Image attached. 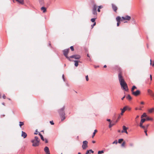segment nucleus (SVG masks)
I'll return each instance as SVG.
<instances>
[{
	"label": "nucleus",
	"mask_w": 154,
	"mask_h": 154,
	"mask_svg": "<svg viewBox=\"0 0 154 154\" xmlns=\"http://www.w3.org/2000/svg\"><path fill=\"white\" fill-rule=\"evenodd\" d=\"M39 3L40 5H42L44 3L43 0H38Z\"/></svg>",
	"instance_id": "obj_29"
},
{
	"label": "nucleus",
	"mask_w": 154,
	"mask_h": 154,
	"mask_svg": "<svg viewBox=\"0 0 154 154\" xmlns=\"http://www.w3.org/2000/svg\"><path fill=\"white\" fill-rule=\"evenodd\" d=\"M125 142H123L122 143V145H122V146H125Z\"/></svg>",
	"instance_id": "obj_41"
},
{
	"label": "nucleus",
	"mask_w": 154,
	"mask_h": 154,
	"mask_svg": "<svg viewBox=\"0 0 154 154\" xmlns=\"http://www.w3.org/2000/svg\"><path fill=\"white\" fill-rule=\"evenodd\" d=\"M150 80L151 81L152 80V76L151 75H150Z\"/></svg>",
	"instance_id": "obj_53"
},
{
	"label": "nucleus",
	"mask_w": 154,
	"mask_h": 154,
	"mask_svg": "<svg viewBox=\"0 0 154 154\" xmlns=\"http://www.w3.org/2000/svg\"><path fill=\"white\" fill-rule=\"evenodd\" d=\"M41 9L42 11H43V13H45L46 11V8L44 7H41Z\"/></svg>",
	"instance_id": "obj_15"
},
{
	"label": "nucleus",
	"mask_w": 154,
	"mask_h": 154,
	"mask_svg": "<svg viewBox=\"0 0 154 154\" xmlns=\"http://www.w3.org/2000/svg\"><path fill=\"white\" fill-rule=\"evenodd\" d=\"M132 93L134 95L137 96L140 94V92L139 90H137L136 91H133Z\"/></svg>",
	"instance_id": "obj_8"
},
{
	"label": "nucleus",
	"mask_w": 154,
	"mask_h": 154,
	"mask_svg": "<svg viewBox=\"0 0 154 154\" xmlns=\"http://www.w3.org/2000/svg\"><path fill=\"white\" fill-rule=\"evenodd\" d=\"M150 64L151 65H152V60H151V59H150Z\"/></svg>",
	"instance_id": "obj_61"
},
{
	"label": "nucleus",
	"mask_w": 154,
	"mask_h": 154,
	"mask_svg": "<svg viewBox=\"0 0 154 154\" xmlns=\"http://www.w3.org/2000/svg\"><path fill=\"white\" fill-rule=\"evenodd\" d=\"M118 132H120V131H120V130H118Z\"/></svg>",
	"instance_id": "obj_64"
},
{
	"label": "nucleus",
	"mask_w": 154,
	"mask_h": 154,
	"mask_svg": "<svg viewBox=\"0 0 154 154\" xmlns=\"http://www.w3.org/2000/svg\"><path fill=\"white\" fill-rule=\"evenodd\" d=\"M70 57L74 58L76 59H79L80 58L81 56L79 55H74L70 56Z\"/></svg>",
	"instance_id": "obj_7"
},
{
	"label": "nucleus",
	"mask_w": 154,
	"mask_h": 154,
	"mask_svg": "<svg viewBox=\"0 0 154 154\" xmlns=\"http://www.w3.org/2000/svg\"><path fill=\"white\" fill-rule=\"evenodd\" d=\"M149 125V124H147V125H146V126H146V129H147V128H148V127Z\"/></svg>",
	"instance_id": "obj_44"
},
{
	"label": "nucleus",
	"mask_w": 154,
	"mask_h": 154,
	"mask_svg": "<svg viewBox=\"0 0 154 154\" xmlns=\"http://www.w3.org/2000/svg\"><path fill=\"white\" fill-rule=\"evenodd\" d=\"M106 120L108 121V122H110L111 121V120L110 119H107Z\"/></svg>",
	"instance_id": "obj_55"
},
{
	"label": "nucleus",
	"mask_w": 154,
	"mask_h": 154,
	"mask_svg": "<svg viewBox=\"0 0 154 154\" xmlns=\"http://www.w3.org/2000/svg\"><path fill=\"white\" fill-rule=\"evenodd\" d=\"M120 23V22H117V26H119V24Z\"/></svg>",
	"instance_id": "obj_47"
},
{
	"label": "nucleus",
	"mask_w": 154,
	"mask_h": 154,
	"mask_svg": "<svg viewBox=\"0 0 154 154\" xmlns=\"http://www.w3.org/2000/svg\"><path fill=\"white\" fill-rule=\"evenodd\" d=\"M65 109V106H63L62 108L58 110V112L62 117L61 121H63L65 119V115L64 110Z\"/></svg>",
	"instance_id": "obj_2"
},
{
	"label": "nucleus",
	"mask_w": 154,
	"mask_h": 154,
	"mask_svg": "<svg viewBox=\"0 0 154 154\" xmlns=\"http://www.w3.org/2000/svg\"><path fill=\"white\" fill-rule=\"evenodd\" d=\"M74 62H75V66L76 67H77L78 66V62L79 61L77 60H75L74 61Z\"/></svg>",
	"instance_id": "obj_19"
},
{
	"label": "nucleus",
	"mask_w": 154,
	"mask_h": 154,
	"mask_svg": "<svg viewBox=\"0 0 154 154\" xmlns=\"http://www.w3.org/2000/svg\"><path fill=\"white\" fill-rule=\"evenodd\" d=\"M83 143L82 148L83 149H85L88 147V142L87 141L85 140L83 141Z\"/></svg>",
	"instance_id": "obj_6"
},
{
	"label": "nucleus",
	"mask_w": 154,
	"mask_h": 154,
	"mask_svg": "<svg viewBox=\"0 0 154 154\" xmlns=\"http://www.w3.org/2000/svg\"><path fill=\"white\" fill-rule=\"evenodd\" d=\"M97 132V130H95L94 131V132H93V135L92 136V138L94 137L95 136V134L96 133V132Z\"/></svg>",
	"instance_id": "obj_32"
},
{
	"label": "nucleus",
	"mask_w": 154,
	"mask_h": 154,
	"mask_svg": "<svg viewBox=\"0 0 154 154\" xmlns=\"http://www.w3.org/2000/svg\"><path fill=\"white\" fill-rule=\"evenodd\" d=\"M62 78L63 79V81H65V79H64V75L63 74L62 75Z\"/></svg>",
	"instance_id": "obj_46"
},
{
	"label": "nucleus",
	"mask_w": 154,
	"mask_h": 154,
	"mask_svg": "<svg viewBox=\"0 0 154 154\" xmlns=\"http://www.w3.org/2000/svg\"><path fill=\"white\" fill-rule=\"evenodd\" d=\"M103 152H104V151L103 150L99 151L98 152V154H100L103 153Z\"/></svg>",
	"instance_id": "obj_35"
},
{
	"label": "nucleus",
	"mask_w": 154,
	"mask_h": 154,
	"mask_svg": "<svg viewBox=\"0 0 154 154\" xmlns=\"http://www.w3.org/2000/svg\"><path fill=\"white\" fill-rule=\"evenodd\" d=\"M16 0L21 4H23V0Z\"/></svg>",
	"instance_id": "obj_25"
},
{
	"label": "nucleus",
	"mask_w": 154,
	"mask_h": 154,
	"mask_svg": "<svg viewBox=\"0 0 154 154\" xmlns=\"http://www.w3.org/2000/svg\"><path fill=\"white\" fill-rule=\"evenodd\" d=\"M45 142L46 143H47L48 142V140L47 139H45Z\"/></svg>",
	"instance_id": "obj_56"
},
{
	"label": "nucleus",
	"mask_w": 154,
	"mask_h": 154,
	"mask_svg": "<svg viewBox=\"0 0 154 154\" xmlns=\"http://www.w3.org/2000/svg\"><path fill=\"white\" fill-rule=\"evenodd\" d=\"M69 50V49H65L63 51V53L64 55L69 60H70L69 58L67 56Z\"/></svg>",
	"instance_id": "obj_4"
},
{
	"label": "nucleus",
	"mask_w": 154,
	"mask_h": 154,
	"mask_svg": "<svg viewBox=\"0 0 154 154\" xmlns=\"http://www.w3.org/2000/svg\"><path fill=\"white\" fill-rule=\"evenodd\" d=\"M125 96H124L123 97H122V98H121V99L122 100H123L124 99V98H125Z\"/></svg>",
	"instance_id": "obj_54"
},
{
	"label": "nucleus",
	"mask_w": 154,
	"mask_h": 154,
	"mask_svg": "<svg viewBox=\"0 0 154 154\" xmlns=\"http://www.w3.org/2000/svg\"><path fill=\"white\" fill-rule=\"evenodd\" d=\"M121 113L120 114V115L122 116L123 115V113L125 112V111L126 110L125 109V107H124L123 109H121Z\"/></svg>",
	"instance_id": "obj_14"
},
{
	"label": "nucleus",
	"mask_w": 154,
	"mask_h": 154,
	"mask_svg": "<svg viewBox=\"0 0 154 154\" xmlns=\"http://www.w3.org/2000/svg\"><path fill=\"white\" fill-rule=\"evenodd\" d=\"M70 48L71 49V50L72 51H73L74 50V48H73V46H71L70 47Z\"/></svg>",
	"instance_id": "obj_39"
},
{
	"label": "nucleus",
	"mask_w": 154,
	"mask_h": 154,
	"mask_svg": "<svg viewBox=\"0 0 154 154\" xmlns=\"http://www.w3.org/2000/svg\"><path fill=\"white\" fill-rule=\"evenodd\" d=\"M44 151L46 154H50V151L48 147L45 146L44 148Z\"/></svg>",
	"instance_id": "obj_10"
},
{
	"label": "nucleus",
	"mask_w": 154,
	"mask_h": 154,
	"mask_svg": "<svg viewBox=\"0 0 154 154\" xmlns=\"http://www.w3.org/2000/svg\"><path fill=\"white\" fill-rule=\"evenodd\" d=\"M147 129H146V130H144V132L145 133L146 135V136L147 135Z\"/></svg>",
	"instance_id": "obj_42"
},
{
	"label": "nucleus",
	"mask_w": 154,
	"mask_h": 154,
	"mask_svg": "<svg viewBox=\"0 0 154 154\" xmlns=\"http://www.w3.org/2000/svg\"><path fill=\"white\" fill-rule=\"evenodd\" d=\"M116 20L117 22H120V20H121V18L119 17H117L116 18Z\"/></svg>",
	"instance_id": "obj_23"
},
{
	"label": "nucleus",
	"mask_w": 154,
	"mask_h": 154,
	"mask_svg": "<svg viewBox=\"0 0 154 154\" xmlns=\"http://www.w3.org/2000/svg\"><path fill=\"white\" fill-rule=\"evenodd\" d=\"M95 18H93L91 19V22L94 23L95 22Z\"/></svg>",
	"instance_id": "obj_36"
},
{
	"label": "nucleus",
	"mask_w": 154,
	"mask_h": 154,
	"mask_svg": "<svg viewBox=\"0 0 154 154\" xmlns=\"http://www.w3.org/2000/svg\"><path fill=\"white\" fill-rule=\"evenodd\" d=\"M97 7V5L95 4L93 6V10H96V8Z\"/></svg>",
	"instance_id": "obj_21"
},
{
	"label": "nucleus",
	"mask_w": 154,
	"mask_h": 154,
	"mask_svg": "<svg viewBox=\"0 0 154 154\" xmlns=\"http://www.w3.org/2000/svg\"><path fill=\"white\" fill-rule=\"evenodd\" d=\"M27 136V134L25 132L22 131V134H21V136L24 138H25Z\"/></svg>",
	"instance_id": "obj_11"
},
{
	"label": "nucleus",
	"mask_w": 154,
	"mask_h": 154,
	"mask_svg": "<svg viewBox=\"0 0 154 154\" xmlns=\"http://www.w3.org/2000/svg\"><path fill=\"white\" fill-rule=\"evenodd\" d=\"M89 152L90 151H89V150H88L86 152V154H88L89 153Z\"/></svg>",
	"instance_id": "obj_50"
},
{
	"label": "nucleus",
	"mask_w": 154,
	"mask_h": 154,
	"mask_svg": "<svg viewBox=\"0 0 154 154\" xmlns=\"http://www.w3.org/2000/svg\"><path fill=\"white\" fill-rule=\"evenodd\" d=\"M50 122L51 125H54V123L53 122V121H50Z\"/></svg>",
	"instance_id": "obj_40"
},
{
	"label": "nucleus",
	"mask_w": 154,
	"mask_h": 154,
	"mask_svg": "<svg viewBox=\"0 0 154 154\" xmlns=\"http://www.w3.org/2000/svg\"><path fill=\"white\" fill-rule=\"evenodd\" d=\"M31 142L33 143V146H37L39 145V140L37 137L35 136V139L32 140Z\"/></svg>",
	"instance_id": "obj_3"
},
{
	"label": "nucleus",
	"mask_w": 154,
	"mask_h": 154,
	"mask_svg": "<svg viewBox=\"0 0 154 154\" xmlns=\"http://www.w3.org/2000/svg\"><path fill=\"white\" fill-rule=\"evenodd\" d=\"M3 99H5L6 97H5V94H4V95H3Z\"/></svg>",
	"instance_id": "obj_52"
},
{
	"label": "nucleus",
	"mask_w": 154,
	"mask_h": 154,
	"mask_svg": "<svg viewBox=\"0 0 154 154\" xmlns=\"http://www.w3.org/2000/svg\"><path fill=\"white\" fill-rule=\"evenodd\" d=\"M38 135L40 136V137H41V139L43 141H44L45 140V139L44 138V137H43V136L41 134V133H39L38 134Z\"/></svg>",
	"instance_id": "obj_22"
},
{
	"label": "nucleus",
	"mask_w": 154,
	"mask_h": 154,
	"mask_svg": "<svg viewBox=\"0 0 154 154\" xmlns=\"http://www.w3.org/2000/svg\"><path fill=\"white\" fill-rule=\"evenodd\" d=\"M136 88H137L135 86H133L131 88V91L132 93L133 92V91H134V89Z\"/></svg>",
	"instance_id": "obj_27"
},
{
	"label": "nucleus",
	"mask_w": 154,
	"mask_h": 154,
	"mask_svg": "<svg viewBox=\"0 0 154 154\" xmlns=\"http://www.w3.org/2000/svg\"><path fill=\"white\" fill-rule=\"evenodd\" d=\"M143 124H140L139 126L141 128H143L144 130L146 129V126H143Z\"/></svg>",
	"instance_id": "obj_18"
},
{
	"label": "nucleus",
	"mask_w": 154,
	"mask_h": 154,
	"mask_svg": "<svg viewBox=\"0 0 154 154\" xmlns=\"http://www.w3.org/2000/svg\"><path fill=\"white\" fill-rule=\"evenodd\" d=\"M124 107H125V109L126 110L127 109L128 110H130L131 109V108L128 106H125Z\"/></svg>",
	"instance_id": "obj_24"
},
{
	"label": "nucleus",
	"mask_w": 154,
	"mask_h": 154,
	"mask_svg": "<svg viewBox=\"0 0 154 154\" xmlns=\"http://www.w3.org/2000/svg\"><path fill=\"white\" fill-rule=\"evenodd\" d=\"M147 91L149 94L154 99V93L153 91L150 89H148Z\"/></svg>",
	"instance_id": "obj_5"
},
{
	"label": "nucleus",
	"mask_w": 154,
	"mask_h": 154,
	"mask_svg": "<svg viewBox=\"0 0 154 154\" xmlns=\"http://www.w3.org/2000/svg\"><path fill=\"white\" fill-rule=\"evenodd\" d=\"M112 8L113 9L114 11L115 12H116V11L117 9V8L116 7V6H115L114 5L112 4Z\"/></svg>",
	"instance_id": "obj_12"
},
{
	"label": "nucleus",
	"mask_w": 154,
	"mask_h": 154,
	"mask_svg": "<svg viewBox=\"0 0 154 154\" xmlns=\"http://www.w3.org/2000/svg\"><path fill=\"white\" fill-rule=\"evenodd\" d=\"M103 8V6L101 5L100 6H98V8L100 9H101Z\"/></svg>",
	"instance_id": "obj_49"
},
{
	"label": "nucleus",
	"mask_w": 154,
	"mask_h": 154,
	"mask_svg": "<svg viewBox=\"0 0 154 154\" xmlns=\"http://www.w3.org/2000/svg\"><path fill=\"white\" fill-rule=\"evenodd\" d=\"M139 116L137 115L136 116V119H137L139 117Z\"/></svg>",
	"instance_id": "obj_57"
},
{
	"label": "nucleus",
	"mask_w": 154,
	"mask_h": 154,
	"mask_svg": "<svg viewBox=\"0 0 154 154\" xmlns=\"http://www.w3.org/2000/svg\"><path fill=\"white\" fill-rule=\"evenodd\" d=\"M118 143V141H117V140H116L115 141H114L113 143H112V144H117V143Z\"/></svg>",
	"instance_id": "obj_37"
},
{
	"label": "nucleus",
	"mask_w": 154,
	"mask_h": 154,
	"mask_svg": "<svg viewBox=\"0 0 154 154\" xmlns=\"http://www.w3.org/2000/svg\"><path fill=\"white\" fill-rule=\"evenodd\" d=\"M129 145L131 146H133V143H131L129 144Z\"/></svg>",
	"instance_id": "obj_45"
},
{
	"label": "nucleus",
	"mask_w": 154,
	"mask_h": 154,
	"mask_svg": "<svg viewBox=\"0 0 154 154\" xmlns=\"http://www.w3.org/2000/svg\"><path fill=\"white\" fill-rule=\"evenodd\" d=\"M147 115L146 113H144L142 115H141V118H143V117H146Z\"/></svg>",
	"instance_id": "obj_20"
},
{
	"label": "nucleus",
	"mask_w": 154,
	"mask_h": 154,
	"mask_svg": "<svg viewBox=\"0 0 154 154\" xmlns=\"http://www.w3.org/2000/svg\"><path fill=\"white\" fill-rule=\"evenodd\" d=\"M96 25V23L94 22L93 25H91V26L92 27V28L94 26Z\"/></svg>",
	"instance_id": "obj_43"
},
{
	"label": "nucleus",
	"mask_w": 154,
	"mask_h": 154,
	"mask_svg": "<svg viewBox=\"0 0 154 154\" xmlns=\"http://www.w3.org/2000/svg\"><path fill=\"white\" fill-rule=\"evenodd\" d=\"M24 124L23 122H19V126L20 127H21Z\"/></svg>",
	"instance_id": "obj_30"
},
{
	"label": "nucleus",
	"mask_w": 154,
	"mask_h": 154,
	"mask_svg": "<svg viewBox=\"0 0 154 154\" xmlns=\"http://www.w3.org/2000/svg\"><path fill=\"white\" fill-rule=\"evenodd\" d=\"M86 80V81H88L89 80L88 76V75H86L85 77Z\"/></svg>",
	"instance_id": "obj_38"
},
{
	"label": "nucleus",
	"mask_w": 154,
	"mask_h": 154,
	"mask_svg": "<svg viewBox=\"0 0 154 154\" xmlns=\"http://www.w3.org/2000/svg\"><path fill=\"white\" fill-rule=\"evenodd\" d=\"M122 128L123 130L121 131L122 133H124L125 132V131L127 130L128 129V128L126 127L125 126H123Z\"/></svg>",
	"instance_id": "obj_13"
},
{
	"label": "nucleus",
	"mask_w": 154,
	"mask_h": 154,
	"mask_svg": "<svg viewBox=\"0 0 154 154\" xmlns=\"http://www.w3.org/2000/svg\"><path fill=\"white\" fill-rule=\"evenodd\" d=\"M97 11L99 12H100V9L98 8V10H97Z\"/></svg>",
	"instance_id": "obj_59"
},
{
	"label": "nucleus",
	"mask_w": 154,
	"mask_h": 154,
	"mask_svg": "<svg viewBox=\"0 0 154 154\" xmlns=\"http://www.w3.org/2000/svg\"><path fill=\"white\" fill-rule=\"evenodd\" d=\"M119 80L122 88L125 91H128V88L127 84L125 82L121 73L118 75Z\"/></svg>",
	"instance_id": "obj_1"
},
{
	"label": "nucleus",
	"mask_w": 154,
	"mask_h": 154,
	"mask_svg": "<svg viewBox=\"0 0 154 154\" xmlns=\"http://www.w3.org/2000/svg\"><path fill=\"white\" fill-rule=\"evenodd\" d=\"M126 98L127 99L129 100H130L132 99L131 97L129 94L128 95V96L126 97Z\"/></svg>",
	"instance_id": "obj_17"
},
{
	"label": "nucleus",
	"mask_w": 154,
	"mask_h": 154,
	"mask_svg": "<svg viewBox=\"0 0 154 154\" xmlns=\"http://www.w3.org/2000/svg\"><path fill=\"white\" fill-rule=\"evenodd\" d=\"M89 151H90V152L92 153H94V151L92 149H90L89 150Z\"/></svg>",
	"instance_id": "obj_48"
},
{
	"label": "nucleus",
	"mask_w": 154,
	"mask_h": 154,
	"mask_svg": "<svg viewBox=\"0 0 154 154\" xmlns=\"http://www.w3.org/2000/svg\"><path fill=\"white\" fill-rule=\"evenodd\" d=\"M146 118L145 119H146V120H147V121H149V120H152V119L151 118H149V117H146Z\"/></svg>",
	"instance_id": "obj_31"
},
{
	"label": "nucleus",
	"mask_w": 154,
	"mask_h": 154,
	"mask_svg": "<svg viewBox=\"0 0 154 154\" xmlns=\"http://www.w3.org/2000/svg\"><path fill=\"white\" fill-rule=\"evenodd\" d=\"M146 121V119L144 118H142L141 120L140 124H143V123Z\"/></svg>",
	"instance_id": "obj_16"
},
{
	"label": "nucleus",
	"mask_w": 154,
	"mask_h": 154,
	"mask_svg": "<svg viewBox=\"0 0 154 154\" xmlns=\"http://www.w3.org/2000/svg\"><path fill=\"white\" fill-rule=\"evenodd\" d=\"M115 124V123L112 124L111 122H110L109 125V128H110L112 127L113 125H114Z\"/></svg>",
	"instance_id": "obj_26"
},
{
	"label": "nucleus",
	"mask_w": 154,
	"mask_h": 154,
	"mask_svg": "<svg viewBox=\"0 0 154 154\" xmlns=\"http://www.w3.org/2000/svg\"><path fill=\"white\" fill-rule=\"evenodd\" d=\"M121 115L120 114L119 115L118 118V119H120V118H121Z\"/></svg>",
	"instance_id": "obj_51"
},
{
	"label": "nucleus",
	"mask_w": 154,
	"mask_h": 154,
	"mask_svg": "<svg viewBox=\"0 0 154 154\" xmlns=\"http://www.w3.org/2000/svg\"><path fill=\"white\" fill-rule=\"evenodd\" d=\"M122 18L124 20H129L131 19V17L128 15H126L125 17H122Z\"/></svg>",
	"instance_id": "obj_9"
},
{
	"label": "nucleus",
	"mask_w": 154,
	"mask_h": 154,
	"mask_svg": "<svg viewBox=\"0 0 154 154\" xmlns=\"http://www.w3.org/2000/svg\"><path fill=\"white\" fill-rule=\"evenodd\" d=\"M124 133H125L126 134H128V132L127 131V130H126V131H125V132Z\"/></svg>",
	"instance_id": "obj_60"
},
{
	"label": "nucleus",
	"mask_w": 154,
	"mask_h": 154,
	"mask_svg": "<svg viewBox=\"0 0 154 154\" xmlns=\"http://www.w3.org/2000/svg\"><path fill=\"white\" fill-rule=\"evenodd\" d=\"M153 110H154V108H152L149 109L148 110V112L149 113H152Z\"/></svg>",
	"instance_id": "obj_28"
},
{
	"label": "nucleus",
	"mask_w": 154,
	"mask_h": 154,
	"mask_svg": "<svg viewBox=\"0 0 154 154\" xmlns=\"http://www.w3.org/2000/svg\"><path fill=\"white\" fill-rule=\"evenodd\" d=\"M92 12L94 15H96L97 14V10H92Z\"/></svg>",
	"instance_id": "obj_33"
},
{
	"label": "nucleus",
	"mask_w": 154,
	"mask_h": 154,
	"mask_svg": "<svg viewBox=\"0 0 154 154\" xmlns=\"http://www.w3.org/2000/svg\"><path fill=\"white\" fill-rule=\"evenodd\" d=\"M106 66H106V65H105L103 67H104V68H106Z\"/></svg>",
	"instance_id": "obj_63"
},
{
	"label": "nucleus",
	"mask_w": 154,
	"mask_h": 154,
	"mask_svg": "<svg viewBox=\"0 0 154 154\" xmlns=\"http://www.w3.org/2000/svg\"><path fill=\"white\" fill-rule=\"evenodd\" d=\"M141 104H144V102H141Z\"/></svg>",
	"instance_id": "obj_62"
},
{
	"label": "nucleus",
	"mask_w": 154,
	"mask_h": 154,
	"mask_svg": "<svg viewBox=\"0 0 154 154\" xmlns=\"http://www.w3.org/2000/svg\"><path fill=\"white\" fill-rule=\"evenodd\" d=\"M123 140V139H119L118 140V143H121Z\"/></svg>",
	"instance_id": "obj_34"
},
{
	"label": "nucleus",
	"mask_w": 154,
	"mask_h": 154,
	"mask_svg": "<svg viewBox=\"0 0 154 154\" xmlns=\"http://www.w3.org/2000/svg\"><path fill=\"white\" fill-rule=\"evenodd\" d=\"M37 130H36V132H35V133H34V134H38V133H37Z\"/></svg>",
	"instance_id": "obj_58"
}]
</instances>
